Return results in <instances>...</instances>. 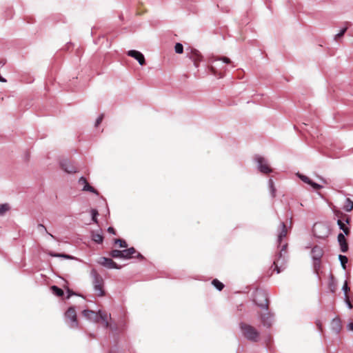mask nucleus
I'll return each instance as SVG.
<instances>
[{
	"label": "nucleus",
	"mask_w": 353,
	"mask_h": 353,
	"mask_svg": "<svg viewBox=\"0 0 353 353\" xmlns=\"http://www.w3.org/2000/svg\"><path fill=\"white\" fill-rule=\"evenodd\" d=\"M254 302L261 308L259 312L261 323L266 327H270L272 325V314L269 312V301L268 294L261 290H257L254 294Z\"/></svg>",
	"instance_id": "1"
},
{
	"label": "nucleus",
	"mask_w": 353,
	"mask_h": 353,
	"mask_svg": "<svg viewBox=\"0 0 353 353\" xmlns=\"http://www.w3.org/2000/svg\"><path fill=\"white\" fill-rule=\"evenodd\" d=\"M82 314L85 317L88 318L90 321L98 323L101 320L105 323V327H110V325L108 321L109 315L105 312L99 310V312H96L92 310H85L83 311Z\"/></svg>",
	"instance_id": "2"
},
{
	"label": "nucleus",
	"mask_w": 353,
	"mask_h": 353,
	"mask_svg": "<svg viewBox=\"0 0 353 353\" xmlns=\"http://www.w3.org/2000/svg\"><path fill=\"white\" fill-rule=\"evenodd\" d=\"M240 328L243 332V336L249 341L256 342L259 337V332L256 329L245 323H241L239 324Z\"/></svg>",
	"instance_id": "3"
},
{
	"label": "nucleus",
	"mask_w": 353,
	"mask_h": 353,
	"mask_svg": "<svg viewBox=\"0 0 353 353\" xmlns=\"http://www.w3.org/2000/svg\"><path fill=\"white\" fill-rule=\"evenodd\" d=\"M93 284L95 294L99 296H103L105 294L103 288V280L102 277L97 273L94 274Z\"/></svg>",
	"instance_id": "4"
},
{
	"label": "nucleus",
	"mask_w": 353,
	"mask_h": 353,
	"mask_svg": "<svg viewBox=\"0 0 353 353\" xmlns=\"http://www.w3.org/2000/svg\"><path fill=\"white\" fill-rule=\"evenodd\" d=\"M65 317L68 323L71 327H77L78 322L77 319V312L74 307H69L65 313Z\"/></svg>",
	"instance_id": "5"
},
{
	"label": "nucleus",
	"mask_w": 353,
	"mask_h": 353,
	"mask_svg": "<svg viewBox=\"0 0 353 353\" xmlns=\"http://www.w3.org/2000/svg\"><path fill=\"white\" fill-rule=\"evenodd\" d=\"M136 258L142 261L144 259L143 256L137 252L133 247L122 250L121 259H130Z\"/></svg>",
	"instance_id": "6"
},
{
	"label": "nucleus",
	"mask_w": 353,
	"mask_h": 353,
	"mask_svg": "<svg viewBox=\"0 0 353 353\" xmlns=\"http://www.w3.org/2000/svg\"><path fill=\"white\" fill-rule=\"evenodd\" d=\"M187 51L188 57L194 62L195 67H198L203 59L201 53L197 50L191 48H188Z\"/></svg>",
	"instance_id": "7"
},
{
	"label": "nucleus",
	"mask_w": 353,
	"mask_h": 353,
	"mask_svg": "<svg viewBox=\"0 0 353 353\" xmlns=\"http://www.w3.org/2000/svg\"><path fill=\"white\" fill-rule=\"evenodd\" d=\"M98 263L110 269H120L121 266L118 265L112 259L106 257H100Z\"/></svg>",
	"instance_id": "8"
},
{
	"label": "nucleus",
	"mask_w": 353,
	"mask_h": 353,
	"mask_svg": "<svg viewBox=\"0 0 353 353\" xmlns=\"http://www.w3.org/2000/svg\"><path fill=\"white\" fill-rule=\"evenodd\" d=\"M256 159L259 164V169L262 173L268 174L272 172L271 168L263 157H257Z\"/></svg>",
	"instance_id": "9"
},
{
	"label": "nucleus",
	"mask_w": 353,
	"mask_h": 353,
	"mask_svg": "<svg viewBox=\"0 0 353 353\" xmlns=\"http://www.w3.org/2000/svg\"><path fill=\"white\" fill-rule=\"evenodd\" d=\"M78 183L80 185L83 186L82 191L90 192L94 194H99L98 191L89 184L85 177L81 176L79 179Z\"/></svg>",
	"instance_id": "10"
},
{
	"label": "nucleus",
	"mask_w": 353,
	"mask_h": 353,
	"mask_svg": "<svg viewBox=\"0 0 353 353\" xmlns=\"http://www.w3.org/2000/svg\"><path fill=\"white\" fill-rule=\"evenodd\" d=\"M128 55L137 59L140 65H143L145 64V57L141 52L132 50L128 52Z\"/></svg>",
	"instance_id": "11"
},
{
	"label": "nucleus",
	"mask_w": 353,
	"mask_h": 353,
	"mask_svg": "<svg viewBox=\"0 0 353 353\" xmlns=\"http://www.w3.org/2000/svg\"><path fill=\"white\" fill-rule=\"evenodd\" d=\"M338 242L340 245V249L342 252H346L348 250V244L347 240L345 237V235L342 233L339 234L338 235Z\"/></svg>",
	"instance_id": "12"
},
{
	"label": "nucleus",
	"mask_w": 353,
	"mask_h": 353,
	"mask_svg": "<svg viewBox=\"0 0 353 353\" xmlns=\"http://www.w3.org/2000/svg\"><path fill=\"white\" fill-rule=\"evenodd\" d=\"M331 329L336 334H339L342 329L341 321L339 317L334 318L330 325Z\"/></svg>",
	"instance_id": "13"
},
{
	"label": "nucleus",
	"mask_w": 353,
	"mask_h": 353,
	"mask_svg": "<svg viewBox=\"0 0 353 353\" xmlns=\"http://www.w3.org/2000/svg\"><path fill=\"white\" fill-rule=\"evenodd\" d=\"M61 166L65 172L69 174L75 173L77 172V168L68 161L61 162Z\"/></svg>",
	"instance_id": "14"
},
{
	"label": "nucleus",
	"mask_w": 353,
	"mask_h": 353,
	"mask_svg": "<svg viewBox=\"0 0 353 353\" xmlns=\"http://www.w3.org/2000/svg\"><path fill=\"white\" fill-rule=\"evenodd\" d=\"M323 255V249L318 245L314 246L312 250V256L314 260H321Z\"/></svg>",
	"instance_id": "15"
},
{
	"label": "nucleus",
	"mask_w": 353,
	"mask_h": 353,
	"mask_svg": "<svg viewBox=\"0 0 353 353\" xmlns=\"http://www.w3.org/2000/svg\"><path fill=\"white\" fill-rule=\"evenodd\" d=\"M337 224L339 226V228L342 230L344 234L346 236H349L350 234V229L347 227L345 223L343 222L342 219H339L337 221Z\"/></svg>",
	"instance_id": "16"
},
{
	"label": "nucleus",
	"mask_w": 353,
	"mask_h": 353,
	"mask_svg": "<svg viewBox=\"0 0 353 353\" xmlns=\"http://www.w3.org/2000/svg\"><path fill=\"white\" fill-rule=\"evenodd\" d=\"M91 237L92 239L97 243H101L103 241V235L99 232H92Z\"/></svg>",
	"instance_id": "17"
},
{
	"label": "nucleus",
	"mask_w": 353,
	"mask_h": 353,
	"mask_svg": "<svg viewBox=\"0 0 353 353\" xmlns=\"http://www.w3.org/2000/svg\"><path fill=\"white\" fill-rule=\"evenodd\" d=\"M50 290L54 295H56L59 297L63 296L64 294L63 290L58 288L56 285L51 286Z\"/></svg>",
	"instance_id": "18"
},
{
	"label": "nucleus",
	"mask_w": 353,
	"mask_h": 353,
	"mask_svg": "<svg viewBox=\"0 0 353 353\" xmlns=\"http://www.w3.org/2000/svg\"><path fill=\"white\" fill-rule=\"evenodd\" d=\"M336 215L338 216L339 219H342L345 225L350 224L351 219L348 215L344 214L341 212H336Z\"/></svg>",
	"instance_id": "19"
},
{
	"label": "nucleus",
	"mask_w": 353,
	"mask_h": 353,
	"mask_svg": "<svg viewBox=\"0 0 353 353\" xmlns=\"http://www.w3.org/2000/svg\"><path fill=\"white\" fill-rule=\"evenodd\" d=\"M343 209L347 212H350L353 209V201L349 198L345 199V203L343 206Z\"/></svg>",
	"instance_id": "20"
},
{
	"label": "nucleus",
	"mask_w": 353,
	"mask_h": 353,
	"mask_svg": "<svg viewBox=\"0 0 353 353\" xmlns=\"http://www.w3.org/2000/svg\"><path fill=\"white\" fill-rule=\"evenodd\" d=\"M49 255H50L51 256H53V257H61V258L66 259H73V257L70 256V255H68V254H65L54 253V252H49Z\"/></svg>",
	"instance_id": "21"
},
{
	"label": "nucleus",
	"mask_w": 353,
	"mask_h": 353,
	"mask_svg": "<svg viewBox=\"0 0 353 353\" xmlns=\"http://www.w3.org/2000/svg\"><path fill=\"white\" fill-rule=\"evenodd\" d=\"M281 231L279 234V241L280 242L282 238L285 237L287 235V228L284 223H281Z\"/></svg>",
	"instance_id": "22"
},
{
	"label": "nucleus",
	"mask_w": 353,
	"mask_h": 353,
	"mask_svg": "<svg viewBox=\"0 0 353 353\" xmlns=\"http://www.w3.org/2000/svg\"><path fill=\"white\" fill-rule=\"evenodd\" d=\"M212 283L219 291L222 290L224 288V285L216 279H214Z\"/></svg>",
	"instance_id": "23"
},
{
	"label": "nucleus",
	"mask_w": 353,
	"mask_h": 353,
	"mask_svg": "<svg viewBox=\"0 0 353 353\" xmlns=\"http://www.w3.org/2000/svg\"><path fill=\"white\" fill-rule=\"evenodd\" d=\"M110 255L113 258H121L122 250H112L110 252Z\"/></svg>",
	"instance_id": "24"
},
{
	"label": "nucleus",
	"mask_w": 353,
	"mask_h": 353,
	"mask_svg": "<svg viewBox=\"0 0 353 353\" xmlns=\"http://www.w3.org/2000/svg\"><path fill=\"white\" fill-rule=\"evenodd\" d=\"M339 260L341 261V265H342L343 268L344 270H345L346 269V263L348 261L347 257L344 256V255L340 254L339 256Z\"/></svg>",
	"instance_id": "25"
},
{
	"label": "nucleus",
	"mask_w": 353,
	"mask_h": 353,
	"mask_svg": "<svg viewBox=\"0 0 353 353\" xmlns=\"http://www.w3.org/2000/svg\"><path fill=\"white\" fill-rule=\"evenodd\" d=\"M114 243L118 245L119 248H127V246H128L125 241L121 239H115Z\"/></svg>",
	"instance_id": "26"
},
{
	"label": "nucleus",
	"mask_w": 353,
	"mask_h": 353,
	"mask_svg": "<svg viewBox=\"0 0 353 353\" xmlns=\"http://www.w3.org/2000/svg\"><path fill=\"white\" fill-rule=\"evenodd\" d=\"M10 210L8 204H0V215H3L5 212Z\"/></svg>",
	"instance_id": "27"
},
{
	"label": "nucleus",
	"mask_w": 353,
	"mask_h": 353,
	"mask_svg": "<svg viewBox=\"0 0 353 353\" xmlns=\"http://www.w3.org/2000/svg\"><path fill=\"white\" fill-rule=\"evenodd\" d=\"M175 52L178 54H181L183 52V46L181 43H177L174 47Z\"/></svg>",
	"instance_id": "28"
},
{
	"label": "nucleus",
	"mask_w": 353,
	"mask_h": 353,
	"mask_svg": "<svg viewBox=\"0 0 353 353\" xmlns=\"http://www.w3.org/2000/svg\"><path fill=\"white\" fill-rule=\"evenodd\" d=\"M91 213H92V221L94 223H98L97 216L99 215L98 211L96 209H92L91 210Z\"/></svg>",
	"instance_id": "29"
},
{
	"label": "nucleus",
	"mask_w": 353,
	"mask_h": 353,
	"mask_svg": "<svg viewBox=\"0 0 353 353\" xmlns=\"http://www.w3.org/2000/svg\"><path fill=\"white\" fill-rule=\"evenodd\" d=\"M37 228H38V230H39L40 232H45V233H46V234H49L51 237L54 238V236L52 234H51L50 233H49V232L47 231V230H46V227H45L43 224H39V225H38V226H37Z\"/></svg>",
	"instance_id": "30"
},
{
	"label": "nucleus",
	"mask_w": 353,
	"mask_h": 353,
	"mask_svg": "<svg viewBox=\"0 0 353 353\" xmlns=\"http://www.w3.org/2000/svg\"><path fill=\"white\" fill-rule=\"evenodd\" d=\"M299 178L305 183L310 184L312 183V180L307 176L303 174H299Z\"/></svg>",
	"instance_id": "31"
},
{
	"label": "nucleus",
	"mask_w": 353,
	"mask_h": 353,
	"mask_svg": "<svg viewBox=\"0 0 353 353\" xmlns=\"http://www.w3.org/2000/svg\"><path fill=\"white\" fill-rule=\"evenodd\" d=\"M321 268V261L320 260H314V268L315 272L318 274V271Z\"/></svg>",
	"instance_id": "32"
},
{
	"label": "nucleus",
	"mask_w": 353,
	"mask_h": 353,
	"mask_svg": "<svg viewBox=\"0 0 353 353\" xmlns=\"http://www.w3.org/2000/svg\"><path fill=\"white\" fill-rule=\"evenodd\" d=\"M347 27H345L344 28H343L339 33H338L336 36H335V38L334 39L335 40H337L339 38H341L342 37L344 34L345 33V32L347 31Z\"/></svg>",
	"instance_id": "33"
},
{
	"label": "nucleus",
	"mask_w": 353,
	"mask_h": 353,
	"mask_svg": "<svg viewBox=\"0 0 353 353\" xmlns=\"http://www.w3.org/2000/svg\"><path fill=\"white\" fill-rule=\"evenodd\" d=\"M269 184H270V189H271L272 195L273 197H274L275 196V191H276V190H275V188L274 187V184H273L272 180L270 179L269 181Z\"/></svg>",
	"instance_id": "34"
},
{
	"label": "nucleus",
	"mask_w": 353,
	"mask_h": 353,
	"mask_svg": "<svg viewBox=\"0 0 353 353\" xmlns=\"http://www.w3.org/2000/svg\"><path fill=\"white\" fill-rule=\"evenodd\" d=\"M103 117H104V114H101L97 119L96 122H95V127H98L101 123L102 122L103 119Z\"/></svg>",
	"instance_id": "35"
},
{
	"label": "nucleus",
	"mask_w": 353,
	"mask_h": 353,
	"mask_svg": "<svg viewBox=\"0 0 353 353\" xmlns=\"http://www.w3.org/2000/svg\"><path fill=\"white\" fill-rule=\"evenodd\" d=\"M309 185H310L314 190H320L322 188V185L316 183H314L312 181V183H310Z\"/></svg>",
	"instance_id": "36"
},
{
	"label": "nucleus",
	"mask_w": 353,
	"mask_h": 353,
	"mask_svg": "<svg viewBox=\"0 0 353 353\" xmlns=\"http://www.w3.org/2000/svg\"><path fill=\"white\" fill-rule=\"evenodd\" d=\"M273 265H274V270H276L277 273H280L281 270H280V268L278 265V262L274 261Z\"/></svg>",
	"instance_id": "37"
},
{
	"label": "nucleus",
	"mask_w": 353,
	"mask_h": 353,
	"mask_svg": "<svg viewBox=\"0 0 353 353\" xmlns=\"http://www.w3.org/2000/svg\"><path fill=\"white\" fill-rule=\"evenodd\" d=\"M219 60H221V61H223L224 63H228V64L231 63V60H230L229 58L226 57H221V58L219 59Z\"/></svg>",
	"instance_id": "38"
},
{
	"label": "nucleus",
	"mask_w": 353,
	"mask_h": 353,
	"mask_svg": "<svg viewBox=\"0 0 353 353\" xmlns=\"http://www.w3.org/2000/svg\"><path fill=\"white\" fill-rule=\"evenodd\" d=\"M343 289L345 291V296H346V294H347L348 291H350V288L347 286V283L344 284Z\"/></svg>",
	"instance_id": "39"
},
{
	"label": "nucleus",
	"mask_w": 353,
	"mask_h": 353,
	"mask_svg": "<svg viewBox=\"0 0 353 353\" xmlns=\"http://www.w3.org/2000/svg\"><path fill=\"white\" fill-rule=\"evenodd\" d=\"M345 301H346L347 304L348 305L349 307L352 308V305L349 299L348 294H346V296H345Z\"/></svg>",
	"instance_id": "40"
},
{
	"label": "nucleus",
	"mask_w": 353,
	"mask_h": 353,
	"mask_svg": "<svg viewBox=\"0 0 353 353\" xmlns=\"http://www.w3.org/2000/svg\"><path fill=\"white\" fill-rule=\"evenodd\" d=\"M345 301H346L347 304L348 305L349 307L352 308V305L349 299L348 294H346V296H345Z\"/></svg>",
	"instance_id": "41"
},
{
	"label": "nucleus",
	"mask_w": 353,
	"mask_h": 353,
	"mask_svg": "<svg viewBox=\"0 0 353 353\" xmlns=\"http://www.w3.org/2000/svg\"><path fill=\"white\" fill-rule=\"evenodd\" d=\"M108 232L109 233H112V234H116L115 230H114L113 228H112V227H109V228H108Z\"/></svg>",
	"instance_id": "42"
},
{
	"label": "nucleus",
	"mask_w": 353,
	"mask_h": 353,
	"mask_svg": "<svg viewBox=\"0 0 353 353\" xmlns=\"http://www.w3.org/2000/svg\"><path fill=\"white\" fill-rule=\"evenodd\" d=\"M210 70L212 74L216 75V70L213 66H210Z\"/></svg>",
	"instance_id": "43"
},
{
	"label": "nucleus",
	"mask_w": 353,
	"mask_h": 353,
	"mask_svg": "<svg viewBox=\"0 0 353 353\" xmlns=\"http://www.w3.org/2000/svg\"><path fill=\"white\" fill-rule=\"evenodd\" d=\"M285 247H286V245H284V246L283 247L282 250H281V252H280V254H279V258H280V257H281L282 252H283V251H285Z\"/></svg>",
	"instance_id": "44"
},
{
	"label": "nucleus",
	"mask_w": 353,
	"mask_h": 353,
	"mask_svg": "<svg viewBox=\"0 0 353 353\" xmlns=\"http://www.w3.org/2000/svg\"><path fill=\"white\" fill-rule=\"evenodd\" d=\"M316 325H317V326L319 327V329L321 331H322V326H321V323L318 322V323H316Z\"/></svg>",
	"instance_id": "45"
},
{
	"label": "nucleus",
	"mask_w": 353,
	"mask_h": 353,
	"mask_svg": "<svg viewBox=\"0 0 353 353\" xmlns=\"http://www.w3.org/2000/svg\"><path fill=\"white\" fill-rule=\"evenodd\" d=\"M350 330H353V323H351L348 325Z\"/></svg>",
	"instance_id": "46"
},
{
	"label": "nucleus",
	"mask_w": 353,
	"mask_h": 353,
	"mask_svg": "<svg viewBox=\"0 0 353 353\" xmlns=\"http://www.w3.org/2000/svg\"><path fill=\"white\" fill-rule=\"evenodd\" d=\"M68 296L67 298L68 299V298H70V296L72 293H71V292H70V290L69 289L68 290Z\"/></svg>",
	"instance_id": "47"
},
{
	"label": "nucleus",
	"mask_w": 353,
	"mask_h": 353,
	"mask_svg": "<svg viewBox=\"0 0 353 353\" xmlns=\"http://www.w3.org/2000/svg\"><path fill=\"white\" fill-rule=\"evenodd\" d=\"M110 353H112V352H110Z\"/></svg>",
	"instance_id": "48"
}]
</instances>
